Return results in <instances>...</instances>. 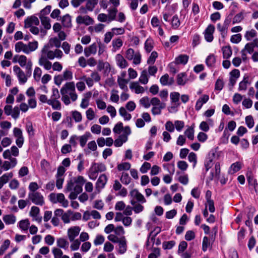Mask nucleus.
I'll return each mask as SVG.
<instances>
[{
  "instance_id": "1",
  "label": "nucleus",
  "mask_w": 258,
  "mask_h": 258,
  "mask_svg": "<svg viewBox=\"0 0 258 258\" xmlns=\"http://www.w3.org/2000/svg\"><path fill=\"white\" fill-rule=\"evenodd\" d=\"M85 182V180L82 176L74 177L68 182L64 190L66 192L71 191L69 195L71 200L76 199L78 195L82 192Z\"/></svg>"
},
{
  "instance_id": "2",
  "label": "nucleus",
  "mask_w": 258,
  "mask_h": 258,
  "mask_svg": "<svg viewBox=\"0 0 258 258\" xmlns=\"http://www.w3.org/2000/svg\"><path fill=\"white\" fill-rule=\"evenodd\" d=\"M60 93L62 96L61 100L67 105L71 103L70 99L73 101H75L78 98L75 90V84L73 82L66 83L61 88Z\"/></svg>"
},
{
  "instance_id": "3",
  "label": "nucleus",
  "mask_w": 258,
  "mask_h": 258,
  "mask_svg": "<svg viewBox=\"0 0 258 258\" xmlns=\"http://www.w3.org/2000/svg\"><path fill=\"white\" fill-rule=\"evenodd\" d=\"M108 239L113 242L118 243V252L123 254L127 249L126 240L124 236L117 237L114 234H109L107 237Z\"/></svg>"
},
{
  "instance_id": "4",
  "label": "nucleus",
  "mask_w": 258,
  "mask_h": 258,
  "mask_svg": "<svg viewBox=\"0 0 258 258\" xmlns=\"http://www.w3.org/2000/svg\"><path fill=\"white\" fill-rule=\"evenodd\" d=\"M50 201L53 204L59 203L64 208H67L69 205V202L66 199L64 195L62 193H51L49 196Z\"/></svg>"
},
{
  "instance_id": "5",
  "label": "nucleus",
  "mask_w": 258,
  "mask_h": 258,
  "mask_svg": "<svg viewBox=\"0 0 258 258\" xmlns=\"http://www.w3.org/2000/svg\"><path fill=\"white\" fill-rule=\"evenodd\" d=\"M131 134V130L128 126L124 127L123 133L114 141V146L116 147H121L123 143L127 142L128 136Z\"/></svg>"
},
{
  "instance_id": "6",
  "label": "nucleus",
  "mask_w": 258,
  "mask_h": 258,
  "mask_svg": "<svg viewBox=\"0 0 258 258\" xmlns=\"http://www.w3.org/2000/svg\"><path fill=\"white\" fill-rule=\"evenodd\" d=\"M46 47H43L41 51V55L39 58V66L43 67L46 70L49 71L52 67L51 62L46 57Z\"/></svg>"
},
{
  "instance_id": "7",
  "label": "nucleus",
  "mask_w": 258,
  "mask_h": 258,
  "mask_svg": "<svg viewBox=\"0 0 258 258\" xmlns=\"http://www.w3.org/2000/svg\"><path fill=\"white\" fill-rule=\"evenodd\" d=\"M28 199L35 205L42 206L44 204V197L39 192H29Z\"/></svg>"
},
{
  "instance_id": "8",
  "label": "nucleus",
  "mask_w": 258,
  "mask_h": 258,
  "mask_svg": "<svg viewBox=\"0 0 258 258\" xmlns=\"http://www.w3.org/2000/svg\"><path fill=\"white\" fill-rule=\"evenodd\" d=\"M13 71L18 78L20 84H24L27 82V78L24 72L19 67L15 66L13 67Z\"/></svg>"
},
{
  "instance_id": "9",
  "label": "nucleus",
  "mask_w": 258,
  "mask_h": 258,
  "mask_svg": "<svg viewBox=\"0 0 258 258\" xmlns=\"http://www.w3.org/2000/svg\"><path fill=\"white\" fill-rule=\"evenodd\" d=\"M76 22L78 24H84L85 25H90L93 24L94 21L93 19L88 15H80L76 18Z\"/></svg>"
},
{
  "instance_id": "10",
  "label": "nucleus",
  "mask_w": 258,
  "mask_h": 258,
  "mask_svg": "<svg viewBox=\"0 0 258 258\" xmlns=\"http://www.w3.org/2000/svg\"><path fill=\"white\" fill-rule=\"evenodd\" d=\"M240 76V72L237 69H234L230 73L229 86L231 89L235 84L237 80Z\"/></svg>"
},
{
  "instance_id": "11",
  "label": "nucleus",
  "mask_w": 258,
  "mask_h": 258,
  "mask_svg": "<svg viewBox=\"0 0 258 258\" xmlns=\"http://www.w3.org/2000/svg\"><path fill=\"white\" fill-rule=\"evenodd\" d=\"M81 228L79 226H74L68 230V236L70 241H74L79 235Z\"/></svg>"
},
{
  "instance_id": "12",
  "label": "nucleus",
  "mask_w": 258,
  "mask_h": 258,
  "mask_svg": "<svg viewBox=\"0 0 258 258\" xmlns=\"http://www.w3.org/2000/svg\"><path fill=\"white\" fill-rule=\"evenodd\" d=\"M40 209L36 206H32L31 208L29 214L33 218V220L40 223L42 221V217L39 215Z\"/></svg>"
},
{
  "instance_id": "13",
  "label": "nucleus",
  "mask_w": 258,
  "mask_h": 258,
  "mask_svg": "<svg viewBox=\"0 0 258 258\" xmlns=\"http://www.w3.org/2000/svg\"><path fill=\"white\" fill-rule=\"evenodd\" d=\"M39 24V21L37 17L32 16L27 18L24 21V27L26 28L33 26V25L37 26Z\"/></svg>"
},
{
  "instance_id": "14",
  "label": "nucleus",
  "mask_w": 258,
  "mask_h": 258,
  "mask_svg": "<svg viewBox=\"0 0 258 258\" xmlns=\"http://www.w3.org/2000/svg\"><path fill=\"white\" fill-rule=\"evenodd\" d=\"M215 30L213 25H210L206 28L205 32V38L208 42H211L213 40V34Z\"/></svg>"
},
{
  "instance_id": "15",
  "label": "nucleus",
  "mask_w": 258,
  "mask_h": 258,
  "mask_svg": "<svg viewBox=\"0 0 258 258\" xmlns=\"http://www.w3.org/2000/svg\"><path fill=\"white\" fill-rule=\"evenodd\" d=\"M160 82L163 86H169L174 83V80L173 77L170 78L169 75L166 74L161 77Z\"/></svg>"
},
{
  "instance_id": "16",
  "label": "nucleus",
  "mask_w": 258,
  "mask_h": 258,
  "mask_svg": "<svg viewBox=\"0 0 258 258\" xmlns=\"http://www.w3.org/2000/svg\"><path fill=\"white\" fill-rule=\"evenodd\" d=\"M130 194L132 197L136 199L139 202H141L142 203H146V200L144 196L138 190L135 189H133L131 191Z\"/></svg>"
},
{
  "instance_id": "17",
  "label": "nucleus",
  "mask_w": 258,
  "mask_h": 258,
  "mask_svg": "<svg viewBox=\"0 0 258 258\" xmlns=\"http://www.w3.org/2000/svg\"><path fill=\"white\" fill-rule=\"evenodd\" d=\"M107 176L104 174L100 175L97 181L96 188L98 190L103 188L107 182Z\"/></svg>"
},
{
  "instance_id": "18",
  "label": "nucleus",
  "mask_w": 258,
  "mask_h": 258,
  "mask_svg": "<svg viewBox=\"0 0 258 258\" xmlns=\"http://www.w3.org/2000/svg\"><path fill=\"white\" fill-rule=\"evenodd\" d=\"M115 59L117 62V64L122 69L126 68L127 65V62L126 60L124 58V57L122 56V55L120 54H117L116 55Z\"/></svg>"
},
{
  "instance_id": "19",
  "label": "nucleus",
  "mask_w": 258,
  "mask_h": 258,
  "mask_svg": "<svg viewBox=\"0 0 258 258\" xmlns=\"http://www.w3.org/2000/svg\"><path fill=\"white\" fill-rule=\"evenodd\" d=\"M130 89L132 90H134L136 94L143 93L145 92L144 88L140 86L138 82H134L130 84Z\"/></svg>"
},
{
  "instance_id": "20",
  "label": "nucleus",
  "mask_w": 258,
  "mask_h": 258,
  "mask_svg": "<svg viewBox=\"0 0 258 258\" xmlns=\"http://www.w3.org/2000/svg\"><path fill=\"white\" fill-rule=\"evenodd\" d=\"M209 97L207 95H204L200 97L197 101L195 108L197 110H199L204 103H206L209 100Z\"/></svg>"
},
{
  "instance_id": "21",
  "label": "nucleus",
  "mask_w": 258,
  "mask_h": 258,
  "mask_svg": "<svg viewBox=\"0 0 258 258\" xmlns=\"http://www.w3.org/2000/svg\"><path fill=\"white\" fill-rule=\"evenodd\" d=\"M188 81L187 75L185 73H181L177 76V84L178 85L184 86Z\"/></svg>"
},
{
  "instance_id": "22",
  "label": "nucleus",
  "mask_w": 258,
  "mask_h": 258,
  "mask_svg": "<svg viewBox=\"0 0 258 258\" xmlns=\"http://www.w3.org/2000/svg\"><path fill=\"white\" fill-rule=\"evenodd\" d=\"M97 45L93 43L84 49V54L86 56L88 57L91 54H95L97 52Z\"/></svg>"
},
{
  "instance_id": "23",
  "label": "nucleus",
  "mask_w": 258,
  "mask_h": 258,
  "mask_svg": "<svg viewBox=\"0 0 258 258\" xmlns=\"http://www.w3.org/2000/svg\"><path fill=\"white\" fill-rule=\"evenodd\" d=\"M38 47V43L37 41L30 42L26 44L27 54L36 50Z\"/></svg>"
},
{
  "instance_id": "24",
  "label": "nucleus",
  "mask_w": 258,
  "mask_h": 258,
  "mask_svg": "<svg viewBox=\"0 0 258 258\" xmlns=\"http://www.w3.org/2000/svg\"><path fill=\"white\" fill-rule=\"evenodd\" d=\"M15 50L16 52H23L27 54L26 44H24L22 41L17 42L15 45Z\"/></svg>"
},
{
  "instance_id": "25",
  "label": "nucleus",
  "mask_w": 258,
  "mask_h": 258,
  "mask_svg": "<svg viewBox=\"0 0 258 258\" xmlns=\"http://www.w3.org/2000/svg\"><path fill=\"white\" fill-rule=\"evenodd\" d=\"M3 220L6 224H14L16 222V218L13 214L6 215L4 216Z\"/></svg>"
},
{
  "instance_id": "26",
  "label": "nucleus",
  "mask_w": 258,
  "mask_h": 258,
  "mask_svg": "<svg viewBox=\"0 0 258 258\" xmlns=\"http://www.w3.org/2000/svg\"><path fill=\"white\" fill-rule=\"evenodd\" d=\"M117 83L120 88L124 91H127L128 88L127 84L128 82V80L125 79L123 78H117Z\"/></svg>"
},
{
  "instance_id": "27",
  "label": "nucleus",
  "mask_w": 258,
  "mask_h": 258,
  "mask_svg": "<svg viewBox=\"0 0 258 258\" xmlns=\"http://www.w3.org/2000/svg\"><path fill=\"white\" fill-rule=\"evenodd\" d=\"M194 124L190 126H188L187 128L185 131L184 134L187 138L191 141L194 139Z\"/></svg>"
},
{
  "instance_id": "28",
  "label": "nucleus",
  "mask_w": 258,
  "mask_h": 258,
  "mask_svg": "<svg viewBox=\"0 0 258 258\" xmlns=\"http://www.w3.org/2000/svg\"><path fill=\"white\" fill-rule=\"evenodd\" d=\"M56 244L58 247L59 248L67 249L68 248L69 243V242L63 238H59L57 239Z\"/></svg>"
},
{
  "instance_id": "29",
  "label": "nucleus",
  "mask_w": 258,
  "mask_h": 258,
  "mask_svg": "<svg viewBox=\"0 0 258 258\" xmlns=\"http://www.w3.org/2000/svg\"><path fill=\"white\" fill-rule=\"evenodd\" d=\"M39 18L40 19L41 24L47 30L50 29L51 25L50 23V19L48 17L43 16H40Z\"/></svg>"
},
{
  "instance_id": "30",
  "label": "nucleus",
  "mask_w": 258,
  "mask_h": 258,
  "mask_svg": "<svg viewBox=\"0 0 258 258\" xmlns=\"http://www.w3.org/2000/svg\"><path fill=\"white\" fill-rule=\"evenodd\" d=\"M86 2L85 6L87 9H88V11L92 12L98 4V0H86Z\"/></svg>"
},
{
  "instance_id": "31",
  "label": "nucleus",
  "mask_w": 258,
  "mask_h": 258,
  "mask_svg": "<svg viewBox=\"0 0 258 258\" xmlns=\"http://www.w3.org/2000/svg\"><path fill=\"white\" fill-rule=\"evenodd\" d=\"M48 104L51 105L54 109L60 110L61 109V103L58 99H49Z\"/></svg>"
},
{
  "instance_id": "32",
  "label": "nucleus",
  "mask_w": 258,
  "mask_h": 258,
  "mask_svg": "<svg viewBox=\"0 0 258 258\" xmlns=\"http://www.w3.org/2000/svg\"><path fill=\"white\" fill-rule=\"evenodd\" d=\"M222 50L223 52V58H229L231 57L232 51V49L229 46H224L222 48Z\"/></svg>"
},
{
  "instance_id": "33",
  "label": "nucleus",
  "mask_w": 258,
  "mask_h": 258,
  "mask_svg": "<svg viewBox=\"0 0 258 258\" xmlns=\"http://www.w3.org/2000/svg\"><path fill=\"white\" fill-rule=\"evenodd\" d=\"M248 77H245L243 80L239 84L238 90L239 91H245L247 87V85L249 84Z\"/></svg>"
},
{
  "instance_id": "34",
  "label": "nucleus",
  "mask_w": 258,
  "mask_h": 258,
  "mask_svg": "<svg viewBox=\"0 0 258 258\" xmlns=\"http://www.w3.org/2000/svg\"><path fill=\"white\" fill-rule=\"evenodd\" d=\"M119 114L122 116L124 120H129L132 118V115L130 113H128L125 108L123 107H121L119 109Z\"/></svg>"
},
{
  "instance_id": "35",
  "label": "nucleus",
  "mask_w": 258,
  "mask_h": 258,
  "mask_svg": "<svg viewBox=\"0 0 258 258\" xmlns=\"http://www.w3.org/2000/svg\"><path fill=\"white\" fill-rule=\"evenodd\" d=\"M91 136V134L89 132H86L84 135L79 137V141L80 146L82 147H84L88 140V138Z\"/></svg>"
},
{
  "instance_id": "36",
  "label": "nucleus",
  "mask_w": 258,
  "mask_h": 258,
  "mask_svg": "<svg viewBox=\"0 0 258 258\" xmlns=\"http://www.w3.org/2000/svg\"><path fill=\"white\" fill-rule=\"evenodd\" d=\"M241 168V163L239 162H236L233 163L229 170V172L233 174L238 171Z\"/></svg>"
},
{
  "instance_id": "37",
  "label": "nucleus",
  "mask_w": 258,
  "mask_h": 258,
  "mask_svg": "<svg viewBox=\"0 0 258 258\" xmlns=\"http://www.w3.org/2000/svg\"><path fill=\"white\" fill-rule=\"evenodd\" d=\"M91 93L89 92L85 94V96L82 99L80 107L82 108H86L89 105V99L91 96Z\"/></svg>"
},
{
  "instance_id": "38",
  "label": "nucleus",
  "mask_w": 258,
  "mask_h": 258,
  "mask_svg": "<svg viewBox=\"0 0 258 258\" xmlns=\"http://www.w3.org/2000/svg\"><path fill=\"white\" fill-rule=\"evenodd\" d=\"M108 22H110L114 20H115L116 18V15L117 13V10L116 8H114L112 9H110L108 10Z\"/></svg>"
},
{
  "instance_id": "39",
  "label": "nucleus",
  "mask_w": 258,
  "mask_h": 258,
  "mask_svg": "<svg viewBox=\"0 0 258 258\" xmlns=\"http://www.w3.org/2000/svg\"><path fill=\"white\" fill-rule=\"evenodd\" d=\"M188 56L185 54H181L176 58L175 61L177 64H185L187 62Z\"/></svg>"
},
{
  "instance_id": "40",
  "label": "nucleus",
  "mask_w": 258,
  "mask_h": 258,
  "mask_svg": "<svg viewBox=\"0 0 258 258\" xmlns=\"http://www.w3.org/2000/svg\"><path fill=\"white\" fill-rule=\"evenodd\" d=\"M94 169L97 172H103L106 170V167L103 163H94L92 167V170Z\"/></svg>"
},
{
  "instance_id": "41",
  "label": "nucleus",
  "mask_w": 258,
  "mask_h": 258,
  "mask_svg": "<svg viewBox=\"0 0 258 258\" xmlns=\"http://www.w3.org/2000/svg\"><path fill=\"white\" fill-rule=\"evenodd\" d=\"M73 212L71 210H68L67 212L63 213L61 219L64 223H69L71 219V216Z\"/></svg>"
},
{
  "instance_id": "42",
  "label": "nucleus",
  "mask_w": 258,
  "mask_h": 258,
  "mask_svg": "<svg viewBox=\"0 0 258 258\" xmlns=\"http://www.w3.org/2000/svg\"><path fill=\"white\" fill-rule=\"evenodd\" d=\"M148 80L147 71L146 70L143 71L139 78L140 82L142 84H147L148 82Z\"/></svg>"
},
{
  "instance_id": "43",
  "label": "nucleus",
  "mask_w": 258,
  "mask_h": 258,
  "mask_svg": "<svg viewBox=\"0 0 258 258\" xmlns=\"http://www.w3.org/2000/svg\"><path fill=\"white\" fill-rule=\"evenodd\" d=\"M105 26L103 24H98L94 27H90L89 29L91 32L95 31L96 33H99L103 30Z\"/></svg>"
},
{
  "instance_id": "44",
  "label": "nucleus",
  "mask_w": 258,
  "mask_h": 258,
  "mask_svg": "<svg viewBox=\"0 0 258 258\" xmlns=\"http://www.w3.org/2000/svg\"><path fill=\"white\" fill-rule=\"evenodd\" d=\"M29 225L30 222L28 219L23 220L19 222V227L22 230H27Z\"/></svg>"
},
{
  "instance_id": "45",
  "label": "nucleus",
  "mask_w": 258,
  "mask_h": 258,
  "mask_svg": "<svg viewBox=\"0 0 258 258\" xmlns=\"http://www.w3.org/2000/svg\"><path fill=\"white\" fill-rule=\"evenodd\" d=\"M131 167V165L128 162H123L118 164L117 169L118 171L128 170Z\"/></svg>"
},
{
  "instance_id": "46",
  "label": "nucleus",
  "mask_w": 258,
  "mask_h": 258,
  "mask_svg": "<svg viewBox=\"0 0 258 258\" xmlns=\"http://www.w3.org/2000/svg\"><path fill=\"white\" fill-rule=\"evenodd\" d=\"M256 32L255 30L251 29L250 31L246 32L244 37L247 40L249 41L255 37L256 36Z\"/></svg>"
},
{
  "instance_id": "47",
  "label": "nucleus",
  "mask_w": 258,
  "mask_h": 258,
  "mask_svg": "<svg viewBox=\"0 0 258 258\" xmlns=\"http://www.w3.org/2000/svg\"><path fill=\"white\" fill-rule=\"evenodd\" d=\"M118 91L113 89L111 92L110 100L113 102L117 103L119 100V97L118 95Z\"/></svg>"
},
{
  "instance_id": "48",
  "label": "nucleus",
  "mask_w": 258,
  "mask_h": 258,
  "mask_svg": "<svg viewBox=\"0 0 258 258\" xmlns=\"http://www.w3.org/2000/svg\"><path fill=\"white\" fill-rule=\"evenodd\" d=\"M166 105L159 106H153L151 109L152 113L154 115H159L161 113L162 109H164Z\"/></svg>"
},
{
  "instance_id": "49",
  "label": "nucleus",
  "mask_w": 258,
  "mask_h": 258,
  "mask_svg": "<svg viewBox=\"0 0 258 258\" xmlns=\"http://www.w3.org/2000/svg\"><path fill=\"white\" fill-rule=\"evenodd\" d=\"M10 244V241L9 239H6L4 241L3 244L0 247V255H3L6 250L8 248Z\"/></svg>"
},
{
  "instance_id": "50",
  "label": "nucleus",
  "mask_w": 258,
  "mask_h": 258,
  "mask_svg": "<svg viewBox=\"0 0 258 258\" xmlns=\"http://www.w3.org/2000/svg\"><path fill=\"white\" fill-rule=\"evenodd\" d=\"M131 180V177L129 175L125 172H122L121 176L120 177V181L124 184H128L130 183Z\"/></svg>"
},
{
  "instance_id": "51",
  "label": "nucleus",
  "mask_w": 258,
  "mask_h": 258,
  "mask_svg": "<svg viewBox=\"0 0 258 258\" xmlns=\"http://www.w3.org/2000/svg\"><path fill=\"white\" fill-rule=\"evenodd\" d=\"M62 23L66 27H71V19L69 15L64 16L62 19Z\"/></svg>"
},
{
  "instance_id": "52",
  "label": "nucleus",
  "mask_w": 258,
  "mask_h": 258,
  "mask_svg": "<svg viewBox=\"0 0 258 258\" xmlns=\"http://www.w3.org/2000/svg\"><path fill=\"white\" fill-rule=\"evenodd\" d=\"M42 74V71L39 67L35 68L33 73V77L35 81L38 82L40 81Z\"/></svg>"
},
{
  "instance_id": "53",
  "label": "nucleus",
  "mask_w": 258,
  "mask_h": 258,
  "mask_svg": "<svg viewBox=\"0 0 258 258\" xmlns=\"http://www.w3.org/2000/svg\"><path fill=\"white\" fill-rule=\"evenodd\" d=\"M140 103L144 107L148 108L150 106V100L148 97H144L140 101Z\"/></svg>"
},
{
  "instance_id": "54",
  "label": "nucleus",
  "mask_w": 258,
  "mask_h": 258,
  "mask_svg": "<svg viewBox=\"0 0 258 258\" xmlns=\"http://www.w3.org/2000/svg\"><path fill=\"white\" fill-rule=\"evenodd\" d=\"M180 25V22L178 17L176 15L173 16L171 21L172 27L176 29L179 27Z\"/></svg>"
},
{
  "instance_id": "55",
  "label": "nucleus",
  "mask_w": 258,
  "mask_h": 258,
  "mask_svg": "<svg viewBox=\"0 0 258 258\" xmlns=\"http://www.w3.org/2000/svg\"><path fill=\"white\" fill-rule=\"evenodd\" d=\"M152 104L153 106H159L162 105H165L166 103L161 102L159 98L157 97H153L150 100V105Z\"/></svg>"
},
{
  "instance_id": "56",
  "label": "nucleus",
  "mask_w": 258,
  "mask_h": 258,
  "mask_svg": "<svg viewBox=\"0 0 258 258\" xmlns=\"http://www.w3.org/2000/svg\"><path fill=\"white\" fill-rule=\"evenodd\" d=\"M17 56H18V57H19L18 59V62L19 64L22 67H24V66L27 65V57L25 55H20V56L16 55L15 56V58Z\"/></svg>"
},
{
  "instance_id": "57",
  "label": "nucleus",
  "mask_w": 258,
  "mask_h": 258,
  "mask_svg": "<svg viewBox=\"0 0 258 258\" xmlns=\"http://www.w3.org/2000/svg\"><path fill=\"white\" fill-rule=\"evenodd\" d=\"M72 115L76 122H79L81 121L82 119V116L80 112L78 111H73L72 112Z\"/></svg>"
},
{
  "instance_id": "58",
  "label": "nucleus",
  "mask_w": 258,
  "mask_h": 258,
  "mask_svg": "<svg viewBox=\"0 0 258 258\" xmlns=\"http://www.w3.org/2000/svg\"><path fill=\"white\" fill-rule=\"evenodd\" d=\"M165 128L166 131L172 133L174 131V124L171 121H167L165 124Z\"/></svg>"
},
{
  "instance_id": "59",
  "label": "nucleus",
  "mask_w": 258,
  "mask_h": 258,
  "mask_svg": "<svg viewBox=\"0 0 258 258\" xmlns=\"http://www.w3.org/2000/svg\"><path fill=\"white\" fill-rule=\"evenodd\" d=\"M52 252L54 258H61L63 254L62 250L57 247H53L52 249Z\"/></svg>"
},
{
  "instance_id": "60",
  "label": "nucleus",
  "mask_w": 258,
  "mask_h": 258,
  "mask_svg": "<svg viewBox=\"0 0 258 258\" xmlns=\"http://www.w3.org/2000/svg\"><path fill=\"white\" fill-rule=\"evenodd\" d=\"M153 47V42L151 39H147L145 43V48L147 52L151 51Z\"/></svg>"
},
{
  "instance_id": "61",
  "label": "nucleus",
  "mask_w": 258,
  "mask_h": 258,
  "mask_svg": "<svg viewBox=\"0 0 258 258\" xmlns=\"http://www.w3.org/2000/svg\"><path fill=\"white\" fill-rule=\"evenodd\" d=\"M174 127L178 132H180L184 126V122L181 120H175Z\"/></svg>"
},
{
  "instance_id": "62",
  "label": "nucleus",
  "mask_w": 258,
  "mask_h": 258,
  "mask_svg": "<svg viewBox=\"0 0 258 258\" xmlns=\"http://www.w3.org/2000/svg\"><path fill=\"white\" fill-rule=\"evenodd\" d=\"M170 97L172 102L176 103L179 101L180 94L178 92H172L170 94Z\"/></svg>"
},
{
  "instance_id": "63",
  "label": "nucleus",
  "mask_w": 258,
  "mask_h": 258,
  "mask_svg": "<svg viewBox=\"0 0 258 258\" xmlns=\"http://www.w3.org/2000/svg\"><path fill=\"white\" fill-rule=\"evenodd\" d=\"M86 114L87 118L89 120H92L95 118V113L92 108H89L86 111Z\"/></svg>"
},
{
  "instance_id": "64",
  "label": "nucleus",
  "mask_w": 258,
  "mask_h": 258,
  "mask_svg": "<svg viewBox=\"0 0 258 258\" xmlns=\"http://www.w3.org/2000/svg\"><path fill=\"white\" fill-rule=\"evenodd\" d=\"M113 232L114 233V234L117 237L123 235L125 232L123 227L121 226H119L115 228Z\"/></svg>"
}]
</instances>
